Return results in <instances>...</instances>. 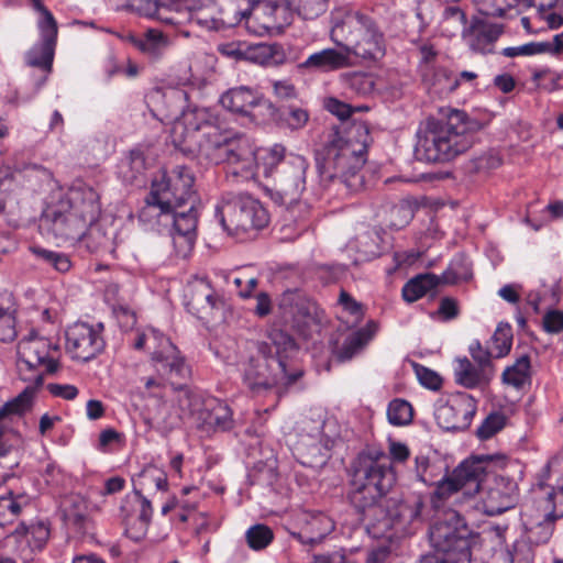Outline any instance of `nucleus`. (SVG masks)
<instances>
[{
    "label": "nucleus",
    "instance_id": "nucleus-1",
    "mask_svg": "<svg viewBox=\"0 0 563 563\" xmlns=\"http://www.w3.org/2000/svg\"><path fill=\"white\" fill-rule=\"evenodd\" d=\"M349 499L376 536L390 530L408 533L411 526L422 520L424 499L420 494L402 498L393 492L396 473L386 453L367 448L351 462L349 468Z\"/></svg>",
    "mask_w": 563,
    "mask_h": 563
},
{
    "label": "nucleus",
    "instance_id": "nucleus-2",
    "mask_svg": "<svg viewBox=\"0 0 563 563\" xmlns=\"http://www.w3.org/2000/svg\"><path fill=\"white\" fill-rule=\"evenodd\" d=\"M298 351L294 338L284 330L272 329L267 340L257 343L256 354L243 366V383L255 394L274 387L289 388L303 371L289 358Z\"/></svg>",
    "mask_w": 563,
    "mask_h": 563
},
{
    "label": "nucleus",
    "instance_id": "nucleus-3",
    "mask_svg": "<svg viewBox=\"0 0 563 563\" xmlns=\"http://www.w3.org/2000/svg\"><path fill=\"white\" fill-rule=\"evenodd\" d=\"M368 142L369 131L364 122H353L336 131L323 157L317 158L321 181L339 180L349 191L360 190L364 185L361 169L366 163Z\"/></svg>",
    "mask_w": 563,
    "mask_h": 563
},
{
    "label": "nucleus",
    "instance_id": "nucleus-4",
    "mask_svg": "<svg viewBox=\"0 0 563 563\" xmlns=\"http://www.w3.org/2000/svg\"><path fill=\"white\" fill-rule=\"evenodd\" d=\"M481 129L479 121L456 109L445 119L429 118L417 132L416 157L427 163L450 162L472 147Z\"/></svg>",
    "mask_w": 563,
    "mask_h": 563
},
{
    "label": "nucleus",
    "instance_id": "nucleus-5",
    "mask_svg": "<svg viewBox=\"0 0 563 563\" xmlns=\"http://www.w3.org/2000/svg\"><path fill=\"white\" fill-rule=\"evenodd\" d=\"M330 36L336 45L343 41L351 58L355 56L365 62H377L386 53L385 37L376 21L361 11L347 12L334 24Z\"/></svg>",
    "mask_w": 563,
    "mask_h": 563
},
{
    "label": "nucleus",
    "instance_id": "nucleus-6",
    "mask_svg": "<svg viewBox=\"0 0 563 563\" xmlns=\"http://www.w3.org/2000/svg\"><path fill=\"white\" fill-rule=\"evenodd\" d=\"M498 461L493 454L472 455L459 464L451 475L438 482L432 494V507L440 511L446 505H456L462 497H472L479 492L483 477L489 471V464Z\"/></svg>",
    "mask_w": 563,
    "mask_h": 563
},
{
    "label": "nucleus",
    "instance_id": "nucleus-7",
    "mask_svg": "<svg viewBox=\"0 0 563 563\" xmlns=\"http://www.w3.org/2000/svg\"><path fill=\"white\" fill-rule=\"evenodd\" d=\"M308 167L306 157L294 153L286 154L280 144L268 150L263 166L264 175L273 178V190L284 205L299 201L306 190Z\"/></svg>",
    "mask_w": 563,
    "mask_h": 563
},
{
    "label": "nucleus",
    "instance_id": "nucleus-8",
    "mask_svg": "<svg viewBox=\"0 0 563 563\" xmlns=\"http://www.w3.org/2000/svg\"><path fill=\"white\" fill-rule=\"evenodd\" d=\"M217 214L225 231L231 234L258 231L268 224L266 209L251 195L229 192L217 207Z\"/></svg>",
    "mask_w": 563,
    "mask_h": 563
},
{
    "label": "nucleus",
    "instance_id": "nucleus-9",
    "mask_svg": "<svg viewBox=\"0 0 563 563\" xmlns=\"http://www.w3.org/2000/svg\"><path fill=\"white\" fill-rule=\"evenodd\" d=\"M471 530L457 510L449 508L443 517H438L430 527L429 538L437 553L452 558L453 561H471Z\"/></svg>",
    "mask_w": 563,
    "mask_h": 563
},
{
    "label": "nucleus",
    "instance_id": "nucleus-10",
    "mask_svg": "<svg viewBox=\"0 0 563 563\" xmlns=\"http://www.w3.org/2000/svg\"><path fill=\"white\" fill-rule=\"evenodd\" d=\"M56 352V344L33 331L21 339L16 345L20 378L23 382H36L37 385H42L44 380L43 372H34L32 375H26V372H33L34 367L43 365L46 373H55L58 368V362L54 356Z\"/></svg>",
    "mask_w": 563,
    "mask_h": 563
},
{
    "label": "nucleus",
    "instance_id": "nucleus-11",
    "mask_svg": "<svg viewBox=\"0 0 563 563\" xmlns=\"http://www.w3.org/2000/svg\"><path fill=\"white\" fill-rule=\"evenodd\" d=\"M495 456L498 457V461L489 464V471L483 477L478 492L481 494L482 509L488 516L500 515L514 508L519 500V488L515 479L497 474L490 477L495 466L505 465L504 456Z\"/></svg>",
    "mask_w": 563,
    "mask_h": 563
},
{
    "label": "nucleus",
    "instance_id": "nucleus-12",
    "mask_svg": "<svg viewBox=\"0 0 563 563\" xmlns=\"http://www.w3.org/2000/svg\"><path fill=\"white\" fill-rule=\"evenodd\" d=\"M195 177L191 169L184 165L175 166L161 178L152 181L153 195L161 197L165 203L174 207H183L186 202L195 201Z\"/></svg>",
    "mask_w": 563,
    "mask_h": 563
},
{
    "label": "nucleus",
    "instance_id": "nucleus-13",
    "mask_svg": "<svg viewBox=\"0 0 563 563\" xmlns=\"http://www.w3.org/2000/svg\"><path fill=\"white\" fill-rule=\"evenodd\" d=\"M41 41L36 43L25 55V62L30 67L42 70V75L34 79L37 92L46 82L52 71L56 41L57 23L52 13H47L45 20L38 21Z\"/></svg>",
    "mask_w": 563,
    "mask_h": 563
},
{
    "label": "nucleus",
    "instance_id": "nucleus-14",
    "mask_svg": "<svg viewBox=\"0 0 563 563\" xmlns=\"http://www.w3.org/2000/svg\"><path fill=\"white\" fill-rule=\"evenodd\" d=\"M103 324L96 325L77 322L66 330V350L73 358L89 362L98 356L106 346L102 335Z\"/></svg>",
    "mask_w": 563,
    "mask_h": 563
},
{
    "label": "nucleus",
    "instance_id": "nucleus-15",
    "mask_svg": "<svg viewBox=\"0 0 563 563\" xmlns=\"http://www.w3.org/2000/svg\"><path fill=\"white\" fill-rule=\"evenodd\" d=\"M476 400L466 393H457L446 401H439L434 418L440 428L446 431H464L476 413Z\"/></svg>",
    "mask_w": 563,
    "mask_h": 563
},
{
    "label": "nucleus",
    "instance_id": "nucleus-16",
    "mask_svg": "<svg viewBox=\"0 0 563 563\" xmlns=\"http://www.w3.org/2000/svg\"><path fill=\"white\" fill-rule=\"evenodd\" d=\"M228 163L236 165L232 170L234 175H242L245 178L255 175L256 158L249 143V140L241 134L231 131V137L219 147L208 164L218 165Z\"/></svg>",
    "mask_w": 563,
    "mask_h": 563
},
{
    "label": "nucleus",
    "instance_id": "nucleus-17",
    "mask_svg": "<svg viewBox=\"0 0 563 563\" xmlns=\"http://www.w3.org/2000/svg\"><path fill=\"white\" fill-rule=\"evenodd\" d=\"M163 97L175 108L170 110L169 117L180 119L176 125H183L189 137H194L199 131H210L211 126H218L217 117L206 108L188 107L184 109L188 95L183 89H172Z\"/></svg>",
    "mask_w": 563,
    "mask_h": 563
},
{
    "label": "nucleus",
    "instance_id": "nucleus-18",
    "mask_svg": "<svg viewBox=\"0 0 563 563\" xmlns=\"http://www.w3.org/2000/svg\"><path fill=\"white\" fill-rule=\"evenodd\" d=\"M179 208L169 209V218L164 228H168L176 254L180 257H187L197 239L198 211L195 201L190 202L187 211H180Z\"/></svg>",
    "mask_w": 563,
    "mask_h": 563
},
{
    "label": "nucleus",
    "instance_id": "nucleus-19",
    "mask_svg": "<svg viewBox=\"0 0 563 563\" xmlns=\"http://www.w3.org/2000/svg\"><path fill=\"white\" fill-rule=\"evenodd\" d=\"M152 503L135 489L133 495H126L120 506V518L125 533L134 541L141 540L152 521Z\"/></svg>",
    "mask_w": 563,
    "mask_h": 563
},
{
    "label": "nucleus",
    "instance_id": "nucleus-20",
    "mask_svg": "<svg viewBox=\"0 0 563 563\" xmlns=\"http://www.w3.org/2000/svg\"><path fill=\"white\" fill-rule=\"evenodd\" d=\"M40 227L60 242L79 240L87 230L82 220L75 218L65 205L60 203L43 213Z\"/></svg>",
    "mask_w": 563,
    "mask_h": 563
},
{
    "label": "nucleus",
    "instance_id": "nucleus-21",
    "mask_svg": "<svg viewBox=\"0 0 563 563\" xmlns=\"http://www.w3.org/2000/svg\"><path fill=\"white\" fill-rule=\"evenodd\" d=\"M59 203L65 205L75 218L82 220L87 228L93 224L100 214L99 195L88 186L70 188L66 199Z\"/></svg>",
    "mask_w": 563,
    "mask_h": 563
},
{
    "label": "nucleus",
    "instance_id": "nucleus-22",
    "mask_svg": "<svg viewBox=\"0 0 563 563\" xmlns=\"http://www.w3.org/2000/svg\"><path fill=\"white\" fill-rule=\"evenodd\" d=\"M152 362L156 371L163 376L183 380L190 376V367L180 351L168 338L163 339L159 345L154 346Z\"/></svg>",
    "mask_w": 563,
    "mask_h": 563
},
{
    "label": "nucleus",
    "instance_id": "nucleus-23",
    "mask_svg": "<svg viewBox=\"0 0 563 563\" xmlns=\"http://www.w3.org/2000/svg\"><path fill=\"white\" fill-rule=\"evenodd\" d=\"M339 48H324L308 56L299 64V68L317 73H330L353 66V59L349 56L343 41Z\"/></svg>",
    "mask_w": 563,
    "mask_h": 563
},
{
    "label": "nucleus",
    "instance_id": "nucleus-24",
    "mask_svg": "<svg viewBox=\"0 0 563 563\" xmlns=\"http://www.w3.org/2000/svg\"><path fill=\"white\" fill-rule=\"evenodd\" d=\"M300 522L301 529L291 536L300 543L311 547L320 543L334 529L333 520L322 512H305Z\"/></svg>",
    "mask_w": 563,
    "mask_h": 563
},
{
    "label": "nucleus",
    "instance_id": "nucleus-25",
    "mask_svg": "<svg viewBox=\"0 0 563 563\" xmlns=\"http://www.w3.org/2000/svg\"><path fill=\"white\" fill-rule=\"evenodd\" d=\"M460 279L459 275L451 268L441 276L431 273L420 274L408 280L402 287V297L407 302H413L423 297L428 291L435 288L439 284H455Z\"/></svg>",
    "mask_w": 563,
    "mask_h": 563
},
{
    "label": "nucleus",
    "instance_id": "nucleus-26",
    "mask_svg": "<svg viewBox=\"0 0 563 563\" xmlns=\"http://www.w3.org/2000/svg\"><path fill=\"white\" fill-rule=\"evenodd\" d=\"M504 26L501 24L488 23L481 19H475L465 36L468 38L471 48L482 54L494 52V44L503 34Z\"/></svg>",
    "mask_w": 563,
    "mask_h": 563
},
{
    "label": "nucleus",
    "instance_id": "nucleus-27",
    "mask_svg": "<svg viewBox=\"0 0 563 563\" xmlns=\"http://www.w3.org/2000/svg\"><path fill=\"white\" fill-rule=\"evenodd\" d=\"M264 99L252 89L241 86L224 92L220 102L231 112L249 115L254 107L260 106Z\"/></svg>",
    "mask_w": 563,
    "mask_h": 563
},
{
    "label": "nucleus",
    "instance_id": "nucleus-28",
    "mask_svg": "<svg viewBox=\"0 0 563 563\" xmlns=\"http://www.w3.org/2000/svg\"><path fill=\"white\" fill-rule=\"evenodd\" d=\"M494 376V369H487L473 364L468 358L456 360L454 368L455 382L465 388H475L488 384Z\"/></svg>",
    "mask_w": 563,
    "mask_h": 563
},
{
    "label": "nucleus",
    "instance_id": "nucleus-29",
    "mask_svg": "<svg viewBox=\"0 0 563 563\" xmlns=\"http://www.w3.org/2000/svg\"><path fill=\"white\" fill-rule=\"evenodd\" d=\"M172 207L164 202L161 197L153 195V189L145 198V206L140 210L139 220L144 224L154 228L163 227L169 218Z\"/></svg>",
    "mask_w": 563,
    "mask_h": 563
},
{
    "label": "nucleus",
    "instance_id": "nucleus-30",
    "mask_svg": "<svg viewBox=\"0 0 563 563\" xmlns=\"http://www.w3.org/2000/svg\"><path fill=\"white\" fill-rule=\"evenodd\" d=\"M340 80L345 90L350 93L368 97L376 91L377 79L373 74L352 71L342 74Z\"/></svg>",
    "mask_w": 563,
    "mask_h": 563
},
{
    "label": "nucleus",
    "instance_id": "nucleus-31",
    "mask_svg": "<svg viewBox=\"0 0 563 563\" xmlns=\"http://www.w3.org/2000/svg\"><path fill=\"white\" fill-rule=\"evenodd\" d=\"M375 324H368L351 333L343 342L342 346L338 350V357L340 361H349L356 353H358L373 338L375 333Z\"/></svg>",
    "mask_w": 563,
    "mask_h": 563
},
{
    "label": "nucleus",
    "instance_id": "nucleus-32",
    "mask_svg": "<svg viewBox=\"0 0 563 563\" xmlns=\"http://www.w3.org/2000/svg\"><path fill=\"white\" fill-rule=\"evenodd\" d=\"M130 41L142 53L154 60L158 59L163 55L168 45L166 36L162 32L154 29L147 30L144 38L131 36Z\"/></svg>",
    "mask_w": 563,
    "mask_h": 563
},
{
    "label": "nucleus",
    "instance_id": "nucleus-33",
    "mask_svg": "<svg viewBox=\"0 0 563 563\" xmlns=\"http://www.w3.org/2000/svg\"><path fill=\"white\" fill-rule=\"evenodd\" d=\"M229 137H231V131L222 130L219 125L211 126L210 131H205L198 141L199 158L209 163L214 153Z\"/></svg>",
    "mask_w": 563,
    "mask_h": 563
},
{
    "label": "nucleus",
    "instance_id": "nucleus-34",
    "mask_svg": "<svg viewBox=\"0 0 563 563\" xmlns=\"http://www.w3.org/2000/svg\"><path fill=\"white\" fill-rule=\"evenodd\" d=\"M48 537L49 530L43 523L32 526L31 528L20 523L10 536L15 542L25 541L30 548L36 550H41L45 545Z\"/></svg>",
    "mask_w": 563,
    "mask_h": 563
},
{
    "label": "nucleus",
    "instance_id": "nucleus-35",
    "mask_svg": "<svg viewBox=\"0 0 563 563\" xmlns=\"http://www.w3.org/2000/svg\"><path fill=\"white\" fill-rule=\"evenodd\" d=\"M206 423L213 427L214 430L229 431L233 428L231 408L223 401L213 399L208 404Z\"/></svg>",
    "mask_w": 563,
    "mask_h": 563
},
{
    "label": "nucleus",
    "instance_id": "nucleus-36",
    "mask_svg": "<svg viewBox=\"0 0 563 563\" xmlns=\"http://www.w3.org/2000/svg\"><path fill=\"white\" fill-rule=\"evenodd\" d=\"M29 383L16 397L0 408V416L4 418L9 415H21L31 408L33 398L42 385H37L36 382Z\"/></svg>",
    "mask_w": 563,
    "mask_h": 563
},
{
    "label": "nucleus",
    "instance_id": "nucleus-37",
    "mask_svg": "<svg viewBox=\"0 0 563 563\" xmlns=\"http://www.w3.org/2000/svg\"><path fill=\"white\" fill-rule=\"evenodd\" d=\"M504 383L516 388H522L530 380V358L521 355L512 366L507 367L503 373Z\"/></svg>",
    "mask_w": 563,
    "mask_h": 563
},
{
    "label": "nucleus",
    "instance_id": "nucleus-38",
    "mask_svg": "<svg viewBox=\"0 0 563 563\" xmlns=\"http://www.w3.org/2000/svg\"><path fill=\"white\" fill-rule=\"evenodd\" d=\"M277 54L278 46L266 43L249 45L243 49V58L260 65H271L277 63Z\"/></svg>",
    "mask_w": 563,
    "mask_h": 563
},
{
    "label": "nucleus",
    "instance_id": "nucleus-39",
    "mask_svg": "<svg viewBox=\"0 0 563 563\" xmlns=\"http://www.w3.org/2000/svg\"><path fill=\"white\" fill-rule=\"evenodd\" d=\"M30 497L26 494H13L9 490L7 494L0 496V526L2 519L8 516L14 518L19 516L23 508L30 505Z\"/></svg>",
    "mask_w": 563,
    "mask_h": 563
},
{
    "label": "nucleus",
    "instance_id": "nucleus-40",
    "mask_svg": "<svg viewBox=\"0 0 563 563\" xmlns=\"http://www.w3.org/2000/svg\"><path fill=\"white\" fill-rule=\"evenodd\" d=\"M556 519L547 514L542 521L531 525L527 528L525 536L537 547L547 543L554 529V521Z\"/></svg>",
    "mask_w": 563,
    "mask_h": 563
},
{
    "label": "nucleus",
    "instance_id": "nucleus-41",
    "mask_svg": "<svg viewBox=\"0 0 563 563\" xmlns=\"http://www.w3.org/2000/svg\"><path fill=\"white\" fill-rule=\"evenodd\" d=\"M413 416L411 405L404 399H394L387 408V418L393 426H406L411 422Z\"/></svg>",
    "mask_w": 563,
    "mask_h": 563
},
{
    "label": "nucleus",
    "instance_id": "nucleus-42",
    "mask_svg": "<svg viewBox=\"0 0 563 563\" xmlns=\"http://www.w3.org/2000/svg\"><path fill=\"white\" fill-rule=\"evenodd\" d=\"M84 235L79 239L91 253H98L108 250L111 245V239L107 236L99 225H88Z\"/></svg>",
    "mask_w": 563,
    "mask_h": 563
},
{
    "label": "nucleus",
    "instance_id": "nucleus-43",
    "mask_svg": "<svg viewBox=\"0 0 563 563\" xmlns=\"http://www.w3.org/2000/svg\"><path fill=\"white\" fill-rule=\"evenodd\" d=\"M31 251L38 260L59 273L69 271L71 266L69 257L64 253L49 251L40 246H32Z\"/></svg>",
    "mask_w": 563,
    "mask_h": 563
},
{
    "label": "nucleus",
    "instance_id": "nucleus-44",
    "mask_svg": "<svg viewBox=\"0 0 563 563\" xmlns=\"http://www.w3.org/2000/svg\"><path fill=\"white\" fill-rule=\"evenodd\" d=\"M511 343V328L508 324L500 323L492 338V353L495 357H503L510 352Z\"/></svg>",
    "mask_w": 563,
    "mask_h": 563
},
{
    "label": "nucleus",
    "instance_id": "nucleus-45",
    "mask_svg": "<svg viewBox=\"0 0 563 563\" xmlns=\"http://www.w3.org/2000/svg\"><path fill=\"white\" fill-rule=\"evenodd\" d=\"M534 544L522 534L508 550L511 563H533Z\"/></svg>",
    "mask_w": 563,
    "mask_h": 563
},
{
    "label": "nucleus",
    "instance_id": "nucleus-46",
    "mask_svg": "<svg viewBox=\"0 0 563 563\" xmlns=\"http://www.w3.org/2000/svg\"><path fill=\"white\" fill-rule=\"evenodd\" d=\"M245 538L251 549L262 550L273 541L274 534L269 527L258 523L247 529Z\"/></svg>",
    "mask_w": 563,
    "mask_h": 563
},
{
    "label": "nucleus",
    "instance_id": "nucleus-47",
    "mask_svg": "<svg viewBox=\"0 0 563 563\" xmlns=\"http://www.w3.org/2000/svg\"><path fill=\"white\" fill-rule=\"evenodd\" d=\"M16 335L15 310L0 307V342H13Z\"/></svg>",
    "mask_w": 563,
    "mask_h": 563
},
{
    "label": "nucleus",
    "instance_id": "nucleus-48",
    "mask_svg": "<svg viewBox=\"0 0 563 563\" xmlns=\"http://www.w3.org/2000/svg\"><path fill=\"white\" fill-rule=\"evenodd\" d=\"M329 0H295L298 14L305 20H314L328 9Z\"/></svg>",
    "mask_w": 563,
    "mask_h": 563
},
{
    "label": "nucleus",
    "instance_id": "nucleus-49",
    "mask_svg": "<svg viewBox=\"0 0 563 563\" xmlns=\"http://www.w3.org/2000/svg\"><path fill=\"white\" fill-rule=\"evenodd\" d=\"M550 42H530L520 46L506 47L501 54L506 57L531 56L550 52Z\"/></svg>",
    "mask_w": 563,
    "mask_h": 563
},
{
    "label": "nucleus",
    "instance_id": "nucleus-50",
    "mask_svg": "<svg viewBox=\"0 0 563 563\" xmlns=\"http://www.w3.org/2000/svg\"><path fill=\"white\" fill-rule=\"evenodd\" d=\"M506 423V417L500 412H493L478 427L476 434L479 439L486 440L500 431Z\"/></svg>",
    "mask_w": 563,
    "mask_h": 563
},
{
    "label": "nucleus",
    "instance_id": "nucleus-51",
    "mask_svg": "<svg viewBox=\"0 0 563 563\" xmlns=\"http://www.w3.org/2000/svg\"><path fill=\"white\" fill-rule=\"evenodd\" d=\"M131 7L141 15L172 23V19L162 16L161 9L165 7L157 0H132Z\"/></svg>",
    "mask_w": 563,
    "mask_h": 563
},
{
    "label": "nucleus",
    "instance_id": "nucleus-52",
    "mask_svg": "<svg viewBox=\"0 0 563 563\" xmlns=\"http://www.w3.org/2000/svg\"><path fill=\"white\" fill-rule=\"evenodd\" d=\"M416 375L421 385L424 387L437 390L442 385V379L438 373L434 371L423 366V365H415Z\"/></svg>",
    "mask_w": 563,
    "mask_h": 563
},
{
    "label": "nucleus",
    "instance_id": "nucleus-53",
    "mask_svg": "<svg viewBox=\"0 0 563 563\" xmlns=\"http://www.w3.org/2000/svg\"><path fill=\"white\" fill-rule=\"evenodd\" d=\"M165 338L166 336L158 330L148 329L146 332L137 334L133 345L136 350H141L147 345L148 349L154 351V346L159 345Z\"/></svg>",
    "mask_w": 563,
    "mask_h": 563
},
{
    "label": "nucleus",
    "instance_id": "nucleus-54",
    "mask_svg": "<svg viewBox=\"0 0 563 563\" xmlns=\"http://www.w3.org/2000/svg\"><path fill=\"white\" fill-rule=\"evenodd\" d=\"M308 112L300 108L290 107L284 113V121L291 130H299L303 128L308 122Z\"/></svg>",
    "mask_w": 563,
    "mask_h": 563
},
{
    "label": "nucleus",
    "instance_id": "nucleus-55",
    "mask_svg": "<svg viewBox=\"0 0 563 563\" xmlns=\"http://www.w3.org/2000/svg\"><path fill=\"white\" fill-rule=\"evenodd\" d=\"M542 327L547 333L558 334L563 332V311L549 310L542 319Z\"/></svg>",
    "mask_w": 563,
    "mask_h": 563
},
{
    "label": "nucleus",
    "instance_id": "nucleus-56",
    "mask_svg": "<svg viewBox=\"0 0 563 563\" xmlns=\"http://www.w3.org/2000/svg\"><path fill=\"white\" fill-rule=\"evenodd\" d=\"M144 484L154 485L157 490L165 492L168 487L167 476L166 474L155 467H148L143 471L141 474Z\"/></svg>",
    "mask_w": 563,
    "mask_h": 563
},
{
    "label": "nucleus",
    "instance_id": "nucleus-57",
    "mask_svg": "<svg viewBox=\"0 0 563 563\" xmlns=\"http://www.w3.org/2000/svg\"><path fill=\"white\" fill-rule=\"evenodd\" d=\"M468 351H470L472 358L474 360V362L477 365L485 367L487 369H494L492 360H490L494 354L492 353L490 350L488 351V350L483 349L479 341L473 342L470 345Z\"/></svg>",
    "mask_w": 563,
    "mask_h": 563
},
{
    "label": "nucleus",
    "instance_id": "nucleus-58",
    "mask_svg": "<svg viewBox=\"0 0 563 563\" xmlns=\"http://www.w3.org/2000/svg\"><path fill=\"white\" fill-rule=\"evenodd\" d=\"M548 500L552 505V511L548 514L555 519L563 518V478L549 493Z\"/></svg>",
    "mask_w": 563,
    "mask_h": 563
},
{
    "label": "nucleus",
    "instance_id": "nucleus-59",
    "mask_svg": "<svg viewBox=\"0 0 563 563\" xmlns=\"http://www.w3.org/2000/svg\"><path fill=\"white\" fill-rule=\"evenodd\" d=\"M126 165L132 172V175L129 177V179L133 181L146 169V162L143 152L140 150L131 151L126 161Z\"/></svg>",
    "mask_w": 563,
    "mask_h": 563
},
{
    "label": "nucleus",
    "instance_id": "nucleus-60",
    "mask_svg": "<svg viewBox=\"0 0 563 563\" xmlns=\"http://www.w3.org/2000/svg\"><path fill=\"white\" fill-rule=\"evenodd\" d=\"M324 108L341 120H346L353 113L350 104L340 101L336 98H328L324 100Z\"/></svg>",
    "mask_w": 563,
    "mask_h": 563
},
{
    "label": "nucleus",
    "instance_id": "nucleus-61",
    "mask_svg": "<svg viewBox=\"0 0 563 563\" xmlns=\"http://www.w3.org/2000/svg\"><path fill=\"white\" fill-rule=\"evenodd\" d=\"M489 0H486L485 5L487 8L484 9V13L487 15L493 16H504L508 9L514 8L518 0H503V2H499V0H492L489 3Z\"/></svg>",
    "mask_w": 563,
    "mask_h": 563
},
{
    "label": "nucleus",
    "instance_id": "nucleus-62",
    "mask_svg": "<svg viewBox=\"0 0 563 563\" xmlns=\"http://www.w3.org/2000/svg\"><path fill=\"white\" fill-rule=\"evenodd\" d=\"M460 313L457 301L451 297H443L440 300L438 314L442 317L443 320H452L455 319Z\"/></svg>",
    "mask_w": 563,
    "mask_h": 563
},
{
    "label": "nucleus",
    "instance_id": "nucleus-63",
    "mask_svg": "<svg viewBox=\"0 0 563 563\" xmlns=\"http://www.w3.org/2000/svg\"><path fill=\"white\" fill-rule=\"evenodd\" d=\"M47 390L55 397H59L66 400H73L78 395V388L74 385L68 384H48Z\"/></svg>",
    "mask_w": 563,
    "mask_h": 563
},
{
    "label": "nucleus",
    "instance_id": "nucleus-64",
    "mask_svg": "<svg viewBox=\"0 0 563 563\" xmlns=\"http://www.w3.org/2000/svg\"><path fill=\"white\" fill-rule=\"evenodd\" d=\"M312 563H354L347 560L342 551L318 554L313 556Z\"/></svg>",
    "mask_w": 563,
    "mask_h": 563
}]
</instances>
